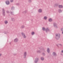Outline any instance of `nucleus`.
I'll return each mask as SVG.
<instances>
[{"label": "nucleus", "instance_id": "nucleus-1", "mask_svg": "<svg viewBox=\"0 0 63 63\" xmlns=\"http://www.w3.org/2000/svg\"><path fill=\"white\" fill-rule=\"evenodd\" d=\"M55 36V38L56 40H58L60 37V34L59 33L56 34Z\"/></svg>", "mask_w": 63, "mask_h": 63}, {"label": "nucleus", "instance_id": "nucleus-2", "mask_svg": "<svg viewBox=\"0 0 63 63\" xmlns=\"http://www.w3.org/2000/svg\"><path fill=\"white\" fill-rule=\"evenodd\" d=\"M52 55L54 56H55V57H56L57 56V54L56 53V52H53L52 53Z\"/></svg>", "mask_w": 63, "mask_h": 63}, {"label": "nucleus", "instance_id": "nucleus-3", "mask_svg": "<svg viewBox=\"0 0 63 63\" xmlns=\"http://www.w3.org/2000/svg\"><path fill=\"white\" fill-rule=\"evenodd\" d=\"M39 60V59L38 58H36L35 59V60L34 61L35 63H37L38 61V60Z\"/></svg>", "mask_w": 63, "mask_h": 63}, {"label": "nucleus", "instance_id": "nucleus-4", "mask_svg": "<svg viewBox=\"0 0 63 63\" xmlns=\"http://www.w3.org/2000/svg\"><path fill=\"white\" fill-rule=\"evenodd\" d=\"M2 15L4 16H5V10L4 8H2Z\"/></svg>", "mask_w": 63, "mask_h": 63}, {"label": "nucleus", "instance_id": "nucleus-5", "mask_svg": "<svg viewBox=\"0 0 63 63\" xmlns=\"http://www.w3.org/2000/svg\"><path fill=\"white\" fill-rule=\"evenodd\" d=\"M21 34L22 36L24 38H26V36L25 35V34L24 33H23V32H22Z\"/></svg>", "mask_w": 63, "mask_h": 63}, {"label": "nucleus", "instance_id": "nucleus-6", "mask_svg": "<svg viewBox=\"0 0 63 63\" xmlns=\"http://www.w3.org/2000/svg\"><path fill=\"white\" fill-rule=\"evenodd\" d=\"M6 13H8V14L9 13H10V14H11V15H14V13H13V12H12L11 11L10 12H9V11H6Z\"/></svg>", "mask_w": 63, "mask_h": 63}, {"label": "nucleus", "instance_id": "nucleus-7", "mask_svg": "<svg viewBox=\"0 0 63 63\" xmlns=\"http://www.w3.org/2000/svg\"><path fill=\"white\" fill-rule=\"evenodd\" d=\"M27 54V52H24L23 56L24 58H26V55Z\"/></svg>", "mask_w": 63, "mask_h": 63}, {"label": "nucleus", "instance_id": "nucleus-8", "mask_svg": "<svg viewBox=\"0 0 63 63\" xmlns=\"http://www.w3.org/2000/svg\"><path fill=\"white\" fill-rule=\"evenodd\" d=\"M18 41V39H17V38H15L14 40V41L15 43H16V42H17Z\"/></svg>", "mask_w": 63, "mask_h": 63}, {"label": "nucleus", "instance_id": "nucleus-9", "mask_svg": "<svg viewBox=\"0 0 63 63\" xmlns=\"http://www.w3.org/2000/svg\"><path fill=\"white\" fill-rule=\"evenodd\" d=\"M54 27H55L56 28H58L57 27V24H56V23H54Z\"/></svg>", "mask_w": 63, "mask_h": 63}, {"label": "nucleus", "instance_id": "nucleus-10", "mask_svg": "<svg viewBox=\"0 0 63 63\" xmlns=\"http://www.w3.org/2000/svg\"><path fill=\"white\" fill-rule=\"evenodd\" d=\"M6 3L7 5H9V4H10V2H9V1L7 0L6 1Z\"/></svg>", "mask_w": 63, "mask_h": 63}, {"label": "nucleus", "instance_id": "nucleus-11", "mask_svg": "<svg viewBox=\"0 0 63 63\" xmlns=\"http://www.w3.org/2000/svg\"><path fill=\"white\" fill-rule=\"evenodd\" d=\"M46 32H47L48 31H49V29H48V28H47L46 29Z\"/></svg>", "mask_w": 63, "mask_h": 63}, {"label": "nucleus", "instance_id": "nucleus-12", "mask_svg": "<svg viewBox=\"0 0 63 63\" xmlns=\"http://www.w3.org/2000/svg\"><path fill=\"white\" fill-rule=\"evenodd\" d=\"M11 20L12 21H15V19L14 18H11Z\"/></svg>", "mask_w": 63, "mask_h": 63}, {"label": "nucleus", "instance_id": "nucleus-13", "mask_svg": "<svg viewBox=\"0 0 63 63\" xmlns=\"http://www.w3.org/2000/svg\"><path fill=\"white\" fill-rule=\"evenodd\" d=\"M47 51L48 53H49V52H50V50H49V48H47Z\"/></svg>", "mask_w": 63, "mask_h": 63}, {"label": "nucleus", "instance_id": "nucleus-14", "mask_svg": "<svg viewBox=\"0 0 63 63\" xmlns=\"http://www.w3.org/2000/svg\"><path fill=\"white\" fill-rule=\"evenodd\" d=\"M42 9H40L38 10V12L39 13H42Z\"/></svg>", "mask_w": 63, "mask_h": 63}, {"label": "nucleus", "instance_id": "nucleus-15", "mask_svg": "<svg viewBox=\"0 0 63 63\" xmlns=\"http://www.w3.org/2000/svg\"><path fill=\"white\" fill-rule=\"evenodd\" d=\"M59 8H60V9L62 8H63V6L62 5H60L59 6Z\"/></svg>", "mask_w": 63, "mask_h": 63}, {"label": "nucleus", "instance_id": "nucleus-16", "mask_svg": "<svg viewBox=\"0 0 63 63\" xmlns=\"http://www.w3.org/2000/svg\"><path fill=\"white\" fill-rule=\"evenodd\" d=\"M48 20L49 22H51L52 21V19L51 18H49V19Z\"/></svg>", "mask_w": 63, "mask_h": 63}, {"label": "nucleus", "instance_id": "nucleus-17", "mask_svg": "<svg viewBox=\"0 0 63 63\" xmlns=\"http://www.w3.org/2000/svg\"><path fill=\"white\" fill-rule=\"evenodd\" d=\"M62 10L61 9H58V12L59 13H62Z\"/></svg>", "mask_w": 63, "mask_h": 63}, {"label": "nucleus", "instance_id": "nucleus-18", "mask_svg": "<svg viewBox=\"0 0 63 63\" xmlns=\"http://www.w3.org/2000/svg\"><path fill=\"white\" fill-rule=\"evenodd\" d=\"M11 10L12 11H13V10H15V7L13 6H12L11 8Z\"/></svg>", "mask_w": 63, "mask_h": 63}, {"label": "nucleus", "instance_id": "nucleus-19", "mask_svg": "<svg viewBox=\"0 0 63 63\" xmlns=\"http://www.w3.org/2000/svg\"><path fill=\"white\" fill-rule=\"evenodd\" d=\"M44 59H45V58H44L43 57H42L41 58V59L42 61H43V60H44Z\"/></svg>", "mask_w": 63, "mask_h": 63}, {"label": "nucleus", "instance_id": "nucleus-20", "mask_svg": "<svg viewBox=\"0 0 63 63\" xmlns=\"http://www.w3.org/2000/svg\"><path fill=\"white\" fill-rule=\"evenodd\" d=\"M44 19H45V20H46L47 19V17L46 16H45L44 17Z\"/></svg>", "mask_w": 63, "mask_h": 63}, {"label": "nucleus", "instance_id": "nucleus-21", "mask_svg": "<svg viewBox=\"0 0 63 63\" xmlns=\"http://www.w3.org/2000/svg\"><path fill=\"white\" fill-rule=\"evenodd\" d=\"M46 29L44 27L42 28V30H43V31H46Z\"/></svg>", "mask_w": 63, "mask_h": 63}, {"label": "nucleus", "instance_id": "nucleus-22", "mask_svg": "<svg viewBox=\"0 0 63 63\" xmlns=\"http://www.w3.org/2000/svg\"><path fill=\"white\" fill-rule=\"evenodd\" d=\"M35 34V32H32L31 33V34L32 35H34Z\"/></svg>", "mask_w": 63, "mask_h": 63}, {"label": "nucleus", "instance_id": "nucleus-23", "mask_svg": "<svg viewBox=\"0 0 63 63\" xmlns=\"http://www.w3.org/2000/svg\"><path fill=\"white\" fill-rule=\"evenodd\" d=\"M4 23L5 24H7L8 23V21L6 20L4 21Z\"/></svg>", "mask_w": 63, "mask_h": 63}, {"label": "nucleus", "instance_id": "nucleus-24", "mask_svg": "<svg viewBox=\"0 0 63 63\" xmlns=\"http://www.w3.org/2000/svg\"><path fill=\"white\" fill-rule=\"evenodd\" d=\"M42 54L43 56H45V53H42Z\"/></svg>", "mask_w": 63, "mask_h": 63}, {"label": "nucleus", "instance_id": "nucleus-25", "mask_svg": "<svg viewBox=\"0 0 63 63\" xmlns=\"http://www.w3.org/2000/svg\"><path fill=\"white\" fill-rule=\"evenodd\" d=\"M41 51L40 50H38L37 51V53H41Z\"/></svg>", "mask_w": 63, "mask_h": 63}, {"label": "nucleus", "instance_id": "nucleus-26", "mask_svg": "<svg viewBox=\"0 0 63 63\" xmlns=\"http://www.w3.org/2000/svg\"><path fill=\"white\" fill-rule=\"evenodd\" d=\"M27 11L26 10L25 11H24L23 13L24 14H25V13H27Z\"/></svg>", "mask_w": 63, "mask_h": 63}, {"label": "nucleus", "instance_id": "nucleus-27", "mask_svg": "<svg viewBox=\"0 0 63 63\" xmlns=\"http://www.w3.org/2000/svg\"><path fill=\"white\" fill-rule=\"evenodd\" d=\"M32 1L31 0H28V2L29 3H30V2H31Z\"/></svg>", "mask_w": 63, "mask_h": 63}, {"label": "nucleus", "instance_id": "nucleus-28", "mask_svg": "<svg viewBox=\"0 0 63 63\" xmlns=\"http://www.w3.org/2000/svg\"><path fill=\"white\" fill-rule=\"evenodd\" d=\"M4 34H8V32H4Z\"/></svg>", "mask_w": 63, "mask_h": 63}, {"label": "nucleus", "instance_id": "nucleus-29", "mask_svg": "<svg viewBox=\"0 0 63 63\" xmlns=\"http://www.w3.org/2000/svg\"><path fill=\"white\" fill-rule=\"evenodd\" d=\"M24 26L23 25L22 26H21V28H24Z\"/></svg>", "mask_w": 63, "mask_h": 63}, {"label": "nucleus", "instance_id": "nucleus-30", "mask_svg": "<svg viewBox=\"0 0 63 63\" xmlns=\"http://www.w3.org/2000/svg\"><path fill=\"white\" fill-rule=\"evenodd\" d=\"M55 5L56 6H58V4L57 3H56L55 4Z\"/></svg>", "mask_w": 63, "mask_h": 63}, {"label": "nucleus", "instance_id": "nucleus-31", "mask_svg": "<svg viewBox=\"0 0 63 63\" xmlns=\"http://www.w3.org/2000/svg\"><path fill=\"white\" fill-rule=\"evenodd\" d=\"M61 31H63V28H61Z\"/></svg>", "mask_w": 63, "mask_h": 63}, {"label": "nucleus", "instance_id": "nucleus-32", "mask_svg": "<svg viewBox=\"0 0 63 63\" xmlns=\"http://www.w3.org/2000/svg\"><path fill=\"white\" fill-rule=\"evenodd\" d=\"M58 45L60 46H62V45L61 44H59Z\"/></svg>", "mask_w": 63, "mask_h": 63}, {"label": "nucleus", "instance_id": "nucleus-33", "mask_svg": "<svg viewBox=\"0 0 63 63\" xmlns=\"http://www.w3.org/2000/svg\"><path fill=\"white\" fill-rule=\"evenodd\" d=\"M13 0H10L11 2H13Z\"/></svg>", "mask_w": 63, "mask_h": 63}, {"label": "nucleus", "instance_id": "nucleus-34", "mask_svg": "<svg viewBox=\"0 0 63 63\" xmlns=\"http://www.w3.org/2000/svg\"><path fill=\"white\" fill-rule=\"evenodd\" d=\"M19 3H16V5H19Z\"/></svg>", "mask_w": 63, "mask_h": 63}, {"label": "nucleus", "instance_id": "nucleus-35", "mask_svg": "<svg viewBox=\"0 0 63 63\" xmlns=\"http://www.w3.org/2000/svg\"><path fill=\"white\" fill-rule=\"evenodd\" d=\"M42 49L43 51H45V49L43 48Z\"/></svg>", "mask_w": 63, "mask_h": 63}, {"label": "nucleus", "instance_id": "nucleus-36", "mask_svg": "<svg viewBox=\"0 0 63 63\" xmlns=\"http://www.w3.org/2000/svg\"><path fill=\"white\" fill-rule=\"evenodd\" d=\"M61 52L62 53H63V50H62Z\"/></svg>", "mask_w": 63, "mask_h": 63}, {"label": "nucleus", "instance_id": "nucleus-37", "mask_svg": "<svg viewBox=\"0 0 63 63\" xmlns=\"http://www.w3.org/2000/svg\"><path fill=\"white\" fill-rule=\"evenodd\" d=\"M1 55H2V54H0V56H1Z\"/></svg>", "mask_w": 63, "mask_h": 63}, {"label": "nucleus", "instance_id": "nucleus-38", "mask_svg": "<svg viewBox=\"0 0 63 63\" xmlns=\"http://www.w3.org/2000/svg\"><path fill=\"white\" fill-rule=\"evenodd\" d=\"M9 44H10V45H11V42H10L9 43Z\"/></svg>", "mask_w": 63, "mask_h": 63}, {"label": "nucleus", "instance_id": "nucleus-39", "mask_svg": "<svg viewBox=\"0 0 63 63\" xmlns=\"http://www.w3.org/2000/svg\"><path fill=\"white\" fill-rule=\"evenodd\" d=\"M61 55H63V54H61Z\"/></svg>", "mask_w": 63, "mask_h": 63}, {"label": "nucleus", "instance_id": "nucleus-40", "mask_svg": "<svg viewBox=\"0 0 63 63\" xmlns=\"http://www.w3.org/2000/svg\"><path fill=\"white\" fill-rule=\"evenodd\" d=\"M62 34H63V32H62Z\"/></svg>", "mask_w": 63, "mask_h": 63}, {"label": "nucleus", "instance_id": "nucleus-41", "mask_svg": "<svg viewBox=\"0 0 63 63\" xmlns=\"http://www.w3.org/2000/svg\"><path fill=\"white\" fill-rule=\"evenodd\" d=\"M57 47H58V45H57Z\"/></svg>", "mask_w": 63, "mask_h": 63}]
</instances>
